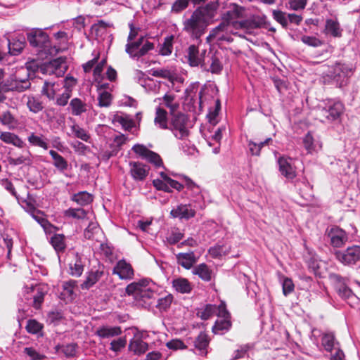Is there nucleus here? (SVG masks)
I'll return each instance as SVG.
<instances>
[{"mask_svg": "<svg viewBox=\"0 0 360 360\" xmlns=\"http://www.w3.org/2000/svg\"><path fill=\"white\" fill-rule=\"evenodd\" d=\"M87 212L82 208H69L65 211V215L77 219L86 218Z\"/></svg>", "mask_w": 360, "mask_h": 360, "instance_id": "42", "label": "nucleus"}, {"mask_svg": "<svg viewBox=\"0 0 360 360\" xmlns=\"http://www.w3.org/2000/svg\"><path fill=\"white\" fill-rule=\"evenodd\" d=\"M77 285V282L75 280H69L64 281L62 285V295L67 296L70 300H72L75 297V288Z\"/></svg>", "mask_w": 360, "mask_h": 360, "instance_id": "30", "label": "nucleus"}, {"mask_svg": "<svg viewBox=\"0 0 360 360\" xmlns=\"http://www.w3.org/2000/svg\"><path fill=\"white\" fill-rule=\"evenodd\" d=\"M27 106L33 113H38L44 108L43 102L39 98L34 96H28L27 97Z\"/></svg>", "mask_w": 360, "mask_h": 360, "instance_id": "29", "label": "nucleus"}, {"mask_svg": "<svg viewBox=\"0 0 360 360\" xmlns=\"http://www.w3.org/2000/svg\"><path fill=\"white\" fill-rule=\"evenodd\" d=\"M167 121L168 117L167 110L160 107L157 108L154 119L155 124H158L160 129H168L169 125Z\"/></svg>", "mask_w": 360, "mask_h": 360, "instance_id": "25", "label": "nucleus"}, {"mask_svg": "<svg viewBox=\"0 0 360 360\" xmlns=\"http://www.w3.org/2000/svg\"><path fill=\"white\" fill-rule=\"evenodd\" d=\"M176 257L177 263L186 269H190L197 262V258L193 251L179 253Z\"/></svg>", "mask_w": 360, "mask_h": 360, "instance_id": "15", "label": "nucleus"}, {"mask_svg": "<svg viewBox=\"0 0 360 360\" xmlns=\"http://www.w3.org/2000/svg\"><path fill=\"white\" fill-rule=\"evenodd\" d=\"M27 331L31 334H37L43 329V325L35 319H30L25 327Z\"/></svg>", "mask_w": 360, "mask_h": 360, "instance_id": "45", "label": "nucleus"}, {"mask_svg": "<svg viewBox=\"0 0 360 360\" xmlns=\"http://www.w3.org/2000/svg\"><path fill=\"white\" fill-rule=\"evenodd\" d=\"M104 272L103 270L98 269L95 271H90L84 281L81 285L82 289L88 290L95 285L103 276Z\"/></svg>", "mask_w": 360, "mask_h": 360, "instance_id": "22", "label": "nucleus"}, {"mask_svg": "<svg viewBox=\"0 0 360 360\" xmlns=\"http://www.w3.org/2000/svg\"><path fill=\"white\" fill-rule=\"evenodd\" d=\"M230 23L231 22L224 19L223 16L222 22L210 32L209 36L207 37V40L210 41V39L215 38L219 32L226 31Z\"/></svg>", "mask_w": 360, "mask_h": 360, "instance_id": "43", "label": "nucleus"}, {"mask_svg": "<svg viewBox=\"0 0 360 360\" xmlns=\"http://www.w3.org/2000/svg\"><path fill=\"white\" fill-rule=\"evenodd\" d=\"M174 36L171 35L165 38V41L162 47L160 50V53L162 56H168L172 53V42Z\"/></svg>", "mask_w": 360, "mask_h": 360, "instance_id": "44", "label": "nucleus"}, {"mask_svg": "<svg viewBox=\"0 0 360 360\" xmlns=\"http://www.w3.org/2000/svg\"><path fill=\"white\" fill-rule=\"evenodd\" d=\"M335 255L340 262L345 265L355 264L360 261V246L353 245L344 251H336Z\"/></svg>", "mask_w": 360, "mask_h": 360, "instance_id": "3", "label": "nucleus"}, {"mask_svg": "<svg viewBox=\"0 0 360 360\" xmlns=\"http://www.w3.org/2000/svg\"><path fill=\"white\" fill-rule=\"evenodd\" d=\"M217 311V308L215 304H207L202 308L198 309L197 316L202 320L206 321L213 316Z\"/></svg>", "mask_w": 360, "mask_h": 360, "instance_id": "26", "label": "nucleus"}, {"mask_svg": "<svg viewBox=\"0 0 360 360\" xmlns=\"http://www.w3.org/2000/svg\"><path fill=\"white\" fill-rule=\"evenodd\" d=\"M58 87L59 84L56 82L46 80L42 86L41 94L49 101H53L58 91Z\"/></svg>", "mask_w": 360, "mask_h": 360, "instance_id": "18", "label": "nucleus"}, {"mask_svg": "<svg viewBox=\"0 0 360 360\" xmlns=\"http://www.w3.org/2000/svg\"><path fill=\"white\" fill-rule=\"evenodd\" d=\"M272 17L284 29L288 27V13L281 10H273Z\"/></svg>", "mask_w": 360, "mask_h": 360, "instance_id": "38", "label": "nucleus"}, {"mask_svg": "<svg viewBox=\"0 0 360 360\" xmlns=\"http://www.w3.org/2000/svg\"><path fill=\"white\" fill-rule=\"evenodd\" d=\"M166 346L173 350L184 349L187 348L184 342L179 339H174L167 342Z\"/></svg>", "mask_w": 360, "mask_h": 360, "instance_id": "63", "label": "nucleus"}, {"mask_svg": "<svg viewBox=\"0 0 360 360\" xmlns=\"http://www.w3.org/2000/svg\"><path fill=\"white\" fill-rule=\"evenodd\" d=\"M71 113L75 116H79L87 111V104L79 98H72L70 102Z\"/></svg>", "mask_w": 360, "mask_h": 360, "instance_id": "24", "label": "nucleus"}, {"mask_svg": "<svg viewBox=\"0 0 360 360\" xmlns=\"http://www.w3.org/2000/svg\"><path fill=\"white\" fill-rule=\"evenodd\" d=\"M113 122L120 124L123 129L127 131H130L135 127L134 121L132 119L129 118L128 116H120L116 115L113 117Z\"/></svg>", "mask_w": 360, "mask_h": 360, "instance_id": "39", "label": "nucleus"}, {"mask_svg": "<svg viewBox=\"0 0 360 360\" xmlns=\"http://www.w3.org/2000/svg\"><path fill=\"white\" fill-rule=\"evenodd\" d=\"M193 274L198 276L199 278L204 281L209 282L212 280V271L205 263L200 264L195 266L193 269Z\"/></svg>", "mask_w": 360, "mask_h": 360, "instance_id": "23", "label": "nucleus"}, {"mask_svg": "<svg viewBox=\"0 0 360 360\" xmlns=\"http://www.w3.org/2000/svg\"><path fill=\"white\" fill-rule=\"evenodd\" d=\"M24 352L30 356L31 360H44L46 356L37 352L33 347H25Z\"/></svg>", "mask_w": 360, "mask_h": 360, "instance_id": "59", "label": "nucleus"}, {"mask_svg": "<svg viewBox=\"0 0 360 360\" xmlns=\"http://www.w3.org/2000/svg\"><path fill=\"white\" fill-rule=\"evenodd\" d=\"M0 139L8 144H13L20 147L22 144V140L16 134L11 132H2L0 135Z\"/></svg>", "mask_w": 360, "mask_h": 360, "instance_id": "32", "label": "nucleus"}, {"mask_svg": "<svg viewBox=\"0 0 360 360\" xmlns=\"http://www.w3.org/2000/svg\"><path fill=\"white\" fill-rule=\"evenodd\" d=\"M326 235L330 239V245L334 248H341L348 240V236L345 231L336 226L327 229Z\"/></svg>", "mask_w": 360, "mask_h": 360, "instance_id": "5", "label": "nucleus"}, {"mask_svg": "<svg viewBox=\"0 0 360 360\" xmlns=\"http://www.w3.org/2000/svg\"><path fill=\"white\" fill-rule=\"evenodd\" d=\"M321 342L325 349L328 352H332L335 348V336L333 333L325 334L322 338Z\"/></svg>", "mask_w": 360, "mask_h": 360, "instance_id": "46", "label": "nucleus"}, {"mask_svg": "<svg viewBox=\"0 0 360 360\" xmlns=\"http://www.w3.org/2000/svg\"><path fill=\"white\" fill-rule=\"evenodd\" d=\"M150 73L153 77L166 79L172 84H174L175 81L178 80L176 74L168 69H152L150 70Z\"/></svg>", "mask_w": 360, "mask_h": 360, "instance_id": "19", "label": "nucleus"}, {"mask_svg": "<svg viewBox=\"0 0 360 360\" xmlns=\"http://www.w3.org/2000/svg\"><path fill=\"white\" fill-rule=\"evenodd\" d=\"M110 349L118 352L124 348L127 345V339L125 337H121L116 340H113L110 344Z\"/></svg>", "mask_w": 360, "mask_h": 360, "instance_id": "50", "label": "nucleus"}, {"mask_svg": "<svg viewBox=\"0 0 360 360\" xmlns=\"http://www.w3.org/2000/svg\"><path fill=\"white\" fill-rule=\"evenodd\" d=\"M210 339L208 335L205 332H200L194 341L195 348L200 352V354L206 356L207 354V347L210 344Z\"/></svg>", "mask_w": 360, "mask_h": 360, "instance_id": "16", "label": "nucleus"}, {"mask_svg": "<svg viewBox=\"0 0 360 360\" xmlns=\"http://www.w3.org/2000/svg\"><path fill=\"white\" fill-rule=\"evenodd\" d=\"M218 7V1H210L205 6L198 7L195 11L206 22L207 19L212 18L214 16Z\"/></svg>", "mask_w": 360, "mask_h": 360, "instance_id": "12", "label": "nucleus"}, {"mask_svg": "<svg viewBox=\"0 0 360 360\" xmlns=\"http://www.w3.org/2000/svg\"><path fill=\"white\" fill-rule=\"evenodd\" d=\"M30 82L28 80H24V81H18L11 79V85H7L6 82H2L1 84V89L5 91H18V92H22L27 89H28L30 87Z\"/></svg>", "mask_w": 360, "mask_h": 360, "instance_id": "14", "label": "nucleus"}, {"mask_svg": "<svg viewBox=\"0 0 360 360\" xmlns=\"http://www.w3.org/2000/svg\"><path fill=\"white\" fill-rule=\"evenodd\" d=\"M169 130L172 131L179 139L183 140L188 137L190 131L188 129L189 117L188 115L176 111L169 115Z\"/></svg>", "mask_w": 360, "mask_h": 360, "instance_id": "1", "label": "nucleus"}, {"mask_svg": "<svg viewBox=\"0 0 360 360\" xmlns=\"http://www.w3.org/2000/svg\"><path fill=\"white\" fill-rule=\"evenodd\" d=\"M314 137L311 131H308L307 134L303 138V145L304 148L309 153H311L315 150V146L314 144Z\"/></svg>", "mask_w": 360, "mask_h": 360, "instance_id": "53", "label": "nucleus"}, {"mask_svg": "<svg viewBox=\"0 0 360 360\" xmlns=\"http://www.w3.org/2000/svg\"><path fill=\"white\" fill-rule=\"evenodd\" d=\"M231 326L232 323L231 319L227 318L226 319H219L215 321L214 325L212 328V330L214 333L217 334L224 330H229L231 328Z\"/></svg>", "mask_w": 360, "mask_h": 360, "instance_id": "35", "label": "nucleus"}, {"mask_svg": "<svg viewBox=\"0 0 360 360\" xmlns=\"http://www.w3.org/2000/svg\"><path fill=\"white\" fill-rule=\"evenodd\" d=\"M344 110L345 107L343 103L341 102H335L328 108H323L321 110V114L326 118V121L333 122L340 118Z\"/></svg>", "mask_w": 360, "mask_h": 360, "instance_id": "7", "label": "nucleus"}, {"mask_svg": "<svg viewBox=\"0 0 360 360\" xmlns=\"http://www.w3.org/2000/svg\"><path fill=\"white\" fill-rule=\"evenodd\" d=\"M122 330L120 326H102L97 328L95 335L101 338H111L120 335Z\"/></svg>", "mask_w": 360, "mask_h": 360, "instance_id": "11", "label": "nucleus"}, {"mask_svg": "<svg viewBox=\"0 0 360 360\" xmlns=\"http://www.w3.org/2000/svg\"><path fill=\"white\" fill-rule=\"evenodd\" d=\"M153 185L158 191H162L166 193L172 192V189L169 188L167 183L161 179H154L153 181Z\"/></svg>", "mask_w": 360, "mask_h": 360, "instance_id": "62", "label": "nucleus"}, {"mask_svg": "<svg viewBox=\"0 0 360 360\" xmlns=\"http://www.w3.org/2000/svg\"><path fill=\"white\" fill-rule=\"evenodd\" d=\"M245 8L236 3L230 4L229 10L224 14V19L231 23L233 20L241 18L244 17Z\"/></svg>", "mask_w": 360, "mask_h": 360, "instance_id": "13", "label": "nucleus"}, {"mask_svg": "<svg viewBox=\"0 0 360 360\" xmlns=\"http://www.w3.org/2000/svg\"><path fill=\"white\" fill-rule=\"evenodd\" d=\"M148 283V282L146 280L131 283L127 286L126 293L129 295H134L136 299H138L139 291L142 287H146Z\"/></svg>", "mask_w": 360, "mask_h": 360, "instance_id": "31", "label": "nucleus"}, {"mask_svg": "<svg viewBox=\"0 0 360 360\" xmlns=\"http://www.w3.org/2000/svg\"><path fill=\"white\" fill-rule=\"evenodd\" d=\"M143 42V37H140L136 41H129L126 45V52L132 58H138L140 46Z\"/></svg>", "mask_w": 360, "mask_h": 360, "instance_id": "33", "label": "nucleus"}, {"mask_svg": "<svg viewBox=\"0 0 360 360\" xmlns=\"http://www.w3.org/2000/svg\"><path fill=\"white\" fill-rule=\"evenodd\" d=\"M290 158L281 157L278 160L279 172L288 179H293L296 177L295 167L292 165Z\"/></svg>", "mask_w": 360, "mask_h": 360, "instance_id": "8", "label": "nucleus"}, {"mask_svg": "<svg viewBox=\"0 0 360 360\" xmlns=\"http://www.w3.org/2000/svg\"><path fill=\"white\" fill-rule=\"evenodd\" d=\"M271 139L270 138L266 139L264 141H260L259 143H255L252 141L249 142V149L252 155H259L260 153V150L262 147H263L264 145H267L268 143Z\"/></svg>", "mask_w": 360, "mask_h": 360, "instance_id": "48", "label": "nucleus"}, {"mask_svg": "<svg viewBox=\"0 0 360 360\" xmlns=\"http://www.w3.org/2000/svg\"><path fill=\"white\" fill-rule=\"evenodd\" d=\"M172 301L173 296L171 294H169L158 300L156 307L160 311H167L170 307Z\"/></svg>", "mask_w": 360, "mask_h": 360, "instance_id": "47", "label": "nucleus"}, {"mask_svg": "<svg viewBox=\"0 0 360 360\" xmlns=\"http://www.w3.org/2000/svg\"><path fill=\"white\" fill-rule=\"evenodd\" d=\"M26 44L25 39L23 37L22 40L17 39L14 40L13 42H11L10 40H8V49L9 53L11 55H18L25 48Z\"/></svg>", "mask_w": 360, "mask_h": 360, "instance_id": "37", "label": "nucleus"}, {"mask_svg": "<svg viewBox=\"0 0 360 360\" xmlns=\"http://www.w3.org/2000/svg\"><path fill=\"white\" fill-rule=\"evenodd\" d=\"M174 100L175 96L172 94H166L162 97L164 105L169 110V115L178 111L179 108V103L178 102H174Z\"/></svg>", "mask_w": 360, "mask_h": 360, "instance_id": "36", "label": "nucleus"}, {"mask_svg": "<svg viewBox=\"0 0 360 360\" xmlns=\"http://www.w3.org/2000/svg\"><path fill=\"white\" fill-rule=\"evenodd\" d=\"M170 214L174 218L189 219L195 216V212L194 210L189 208L186 205H181L176 209H173Z\"/></svg>", "mask_w": 360, "mask_h": 360, "instance_id": "17", "label": "nucleus"}, {"mask_svg": "<svg viewBox=\"0 0 360 360\" xmlns=\"http://www.w3.org/2000/svg\"><path fill=\"white\" fill-rule=\"evenodd\" d=\"M71 131L76 138H78L85 142H89L91 139L88 132L77 124L71 126Z\"/></svg>", "mask_w": 360, "mask_h": 360, "instance_id": "41", "label": "nucleus"}, {"mask_svg": "<svg viewBox=\"0 0 360 360\" xmlns=\"http://www.w3.org/2000/svg\"><path fill=\"white\" fill-rule=\"evenodd\" d=\"M28 141L32 146H38V147L42 148L45 150L48 149V148H49L48 143L46 141H44L43 139H41V137L34 135V134H32L28 137Z\"/></svg>", "mask_w": 360, "mask_h": 360, "instance_id": "54", "label": "nucleus"}, {"mask_svg": "<svg viewBox=\"0 0 360 360\" xmlns=\"http://www.w3.org/2000/svg\"><path fill=\"white\" fill-rule=\"evenodd\" d=\"M145 159L150 163L153 164L157 167L163 166V161L161 157L159 154L154 151L150 150Z\"/></svg>", "mask_w": 360, "mask_h": 360, "instance_id": "49", "label": "nucleus"}, {"mask_svg": "<svg viewBox=\"0 0 360 360\" xmlns=\"http://www.w3.org/2000/svg\"><path fill=\"white\" fill-rule=\"evenodd\" d=\"M189 0H176L172 6V11L179 13L185 10L189 4Z\"/></svg>", "mask_w": 360, "mask_h": 360, "instance_id": "56", "label": "nucleus"}, {"mask_svg": "<svg viewBox=\"0 0 360 360\" xmlns=\"http://www.w3.org/2000/svg\"><path fill=\"white\" fill-rule=\"evenodd\" d=\"M283 293L285 296L291 294L295 290V285L292 280L290 278H285L282 283Z\"/></svg>", "mask_w": 360, "mask_h": 360, "instance_id": "55", "label": "nucleus"}, {"mask_svg": "<svg viewBox=\"0 0 360 360\" xmlns=\"http://www.w3.org/2000/svg\"><path fill=\"white\" fill-rule=\"evenodd\" d=\"M325 29L328 33H330L334 37L341 36L339 23L333 20L328 19L326 20Z\"/></svg>", "mask_w": 360, "mask_h": 360, "instance_id": "40", "label": "nucleus"}, {"mask_svg": "<svg viewBox=\"0 0 360 360\" xmlns=\"http://www.w3.org/2000/svg\"><path fill=\"white\" fill-rule=\"evenodd\" d=\"M0 121L2 124L9 127L15 123V117L10 111L4 112L0 115Z\"/></svg>", "mask_w": 360, "mask_h": 360, "instance_id": "57", "label": "nucleus"}, {"mask_svg": "<svg viewBox=\"0 0 360 360\" xmlns=\"http://www.w3.org/2000/svg\"><path fill=\"white\" fill-rule=\"evenodd\" d=\"M50 243L58 254L65 252L66 249V244L64 235L57 233L54 234L51 238Z\"/></svg>", "mask_w": 360, "mask_h": 360, "instance_id": "27", "label": "nucleus"}, {"mask_svg": "<svg viewBox=\"0 0 360 360\" xmlns=\"http://www.w3.org/2000/svg\"><path fill=\"white\" fill-rule=\"evenodd\" d=\"M112 99V96L111 94L105 91H103L98 97V105L100 107H108L111 104Z\"/></svg>", "mask_w": 360, "mask_h": 360, "instance_id": "52", "label": "nucleus"}, {"mask_svg": "<svg viewBox=\"0 0 360 360\" xmlns=\"http://www.w3.org/2000/svg\"><path fill=\"white\" fill-rule=\"evenodd\" d=\"M187 58L188 64L191 67H197L200 65L202 68H205L203 58L200 57L198 47L195 45H191L187 50Z\"/></svg>", "mask_w": 360, "mask_h": 360, "instance_id": "10", "label": "nucleus"}, {"mask_svg": "<svg viewBox=\"0 0 360 360\" xmlns=\"http://www.w3.org/2000/svg\"><path fill=\"white\" fill-rule=\"evenodd\" d=\"M211 61L210 69L207 70V71H210L212 74H219L223 70V65L220 60L216 55H213L211 57Z\"/></svg>", "mask_w": 360, "mask_h": 360, "instance_id": "51", "label": "nucleus"}, {"mask_svg": "<svg viewBox=\"0 0 360 360\" xmlns=\"http://www.w3.org/2000/svg\"><path fill=\"white\" fill-rule=\"evenodd\" d=\"M338 295L343 299L349 298L353 295L352 290L346 285V283L335 289Z\"/></svg>", "mask_w": 360, "mask_h": 360, "instance_id": "64", "label": "nucleus"}, {"mask_svg": "<svg viewBox=\"0 0 360 360\" xmlns=\"http://www.w3.org/2000/svg\"><path fill=\"white\" fill-rule=\"evenodd\" d=\"M77 347V344L71 343L65 346L61 347V352L67 356V357H72L76 354V349Z\"/></svg>", "mask_w": 360, "mask_h": 360, "instance_id": "61", "label": "nucleus"}, {"mask_svg": "<svg viewBox=\"0 0 360 360\" xmlns=\"http://www.w3.org/2000/svg\"><path fill=\"white\" fill-rule=\"evenodd\" d=\"M112 273L117 274L121 279H131L134 276V269L131 265L124 259L117 262Z\"/></svg>", "mask_w": 360, "mask_h": 360, "instance_id": "9", "label": "nucleus"}, {"mask_svg": "<svg viewBox=\"0 0 360 360\" xmlns=\"http://www.w3.org/2000/svg\"><path fill=\"white\" fill-rule=\"evenodd\" d=\"M129 173L134 180L143 181L148 175L150 167L140 162H129Z\"/></svg>", "mask_w": 360, "mask_h": 360, "instance_id": "6", "label": "nucleus"}, {"mask_svg": "<svg viewBox=\"0 0 360 360\" xmlns=\"http://www.w3.org/2000/svg\"><path fill=\"white\" fill-rule=\"evenodd\" d=\"M205 27L206 22L195 11L190 18L184 22V30L193 39H200L205 33Z\"/></svg>", "mask_w": 360, "mask_h": 360, "instance_id": "2", "label": "nucleus"}, {"mask_svg": "<svg viewBox=\"0 0 360 360\" xmlns=\"http://www.w3.org/2000/svg\"><path fill=\"white\" fill-rule=\"evenodd\" d=\"M50 155L53 160V165L60 172H64L68 167V161L59 153L53 150L49 151Z\"/></svg>", "mask_w": 360, "mask_h": 360, "instance_id": "28", "label": "nucleus"}, {"mask_svg": "<svg viewBox=\"0 0 360 360\" xmlns=\"http://www.w3.org/2000/svg\"><path fill=\"white\" fill-rule=\"evenodd\" d=\"M72 200L76 202L81 206H84L90 204L93 201V197L89 193L82 191L74 194L72 197Z\"/></svg>", "mask_w": 360, "mask_h": 360, "instance_id": "34", "label": "nucleus"}, {"mask_svg": "<svg viewBox=\"0 0 360 360\" xmlns=\"http://www.w3.org/2000/svg\"><path fill=\"white\" fill-rule=\"evenodd\" d=\"M8 162L11 165H19L22 164L30 165L31 163L30 158L27 156L21 155L18 158H9Z\"/></svg>", "mask_w": 360, "mask_h": 360, "instance_id": "60", "label": "nucleus"}, {"mask_svg": "<svg viewBox=\"0 0 360 360\" xmlns=\"http://www.w3.org/2000/svg\"><path fill=\"white\" fill-rule=\"evenodd\" d=\"M27 39L32 47L46 49L49 44V35L41 30L33 29L27 33Z\"/></svg>", "mask_w": 360, "mask_h": 360, "instance_id": "4", "label": "nucleus"}, {"mask_svg": "<svg viewBox=\"0 0 360 360\" xmlns=\"http://www.w3.org/2000/svg\"><path fill=\"white\" fill-rule=\"evenodd\" d=\"M128 347L134 354L141 355L148 349V345L141 339L136 338L130 340Z\"/></svg>", "mask_w": 360, "mask_h": 360, "instance_id": "20", "label": "nucleus"}, {"mask_svg": "<svg viewBox=\"0 0 360 360\" xmlns=\"http://www.w3.org/2000/svg\"><path fill=\"white\" fill-rule=\"evenodd\" d=\"M172 287L176 291L182 294L190 293L193 289L191 283L188 280L181 277L172 281Z\"/></svg>", "mask_w": 360, "mask_h": 360, "instance_id": "21", "label": "nucleus"}, {"mask_svg": "<svg viewBox=\"0 0 360 360\" xmlns=\"http://www.w3.org/2000/svg\"><path fill=\"white\" fill-rule=\"evenodd\" d=\"M307 4V0H290L287 7L292 11L303 10L305 8Z\"/></svg>", "mask_w": 360, "mask_h": 360, "instance_id": "58", "label": "nucleus"}]
</instances>
